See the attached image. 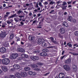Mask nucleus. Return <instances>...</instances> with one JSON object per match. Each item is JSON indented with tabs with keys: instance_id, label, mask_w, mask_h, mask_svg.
<instances>
[{
	"instance_id": "f257e3e1",
	"label": "nucleus",
	"mask_w": 78,
	"mask_h": 78,
	"mask_svg": "<svg viewBox=\"0 0 78 78\" xmlns=\"http://www.w3.org/2000/svg\"><path fill=\"white\" fill-rule=\"evenodd\" d=\"M2 62L3 64H4L5 65H7V64H8L9 63L10 60L9 58H6L2 59Z\"/></svg>"
},
{
	"instance_id": "f03ea898",
	"label": "nucleus",
	"mask_w": 78,
	"mask_h": 78,
	"mask_svg": "<svg viewBox=\"0 0 78 78\" xmlns=\"http://www.w3.org/2000/svg\"><path fill=\"white\" fill-rule=\"evenodd\" d=\"M64 69L66 70V71H70V66L65 65L63 66Z\"/></svg>"
},
{
	"instance_id": "7ed1b4c3",
	"label": "nucleus",
	"mask_w": 78,
	"mask_h": 78,
	"mask_svg": "<svg viewBox=\"0 0 78 78\" xmlns=\"http://www.w3.org/2000/svg\"><path fill=\"white\" fill-rule=\"evenodd\" d=\"M18 54L17 53L13 54L12 55L10 59H16V58L18 57Z\"/></svg>"
},
{
	"instance_id": "20e7f679",
	"label": "nucleus",
	"mask_w": 78,
	"mask_h": 78,
	"mask_svg": "<svg viewBox=\"0 0 78 78\" xmlns=\"http://www.w3.org/2000/svg\"><path fill=\"white\" fill-rule=\"evenodd\" d=\"M30 58L33 61H37L39 59V57L37 56H32L30 57Z\"/></svg>"
},
{
	"instance_id": "39448f33",
	"label": "nucleus",
	"mask_w": 78,
	"mask_h": 78,
	"mask_svg": "<svg viewBox=\"0 0 78 78\" xmlns=\"http://www.w3.org/2000/svg\"><path fill=\"white\" fill-rule=\"evenodd\" d=\"M72 68L73 69V70L74 72H76L77 71V70H78V68H77V66L76 65H73V66Z\"/></svg>"
},
{
	"instance_id": "423d86ee",
	"label": "nucleus",
	"mask_w": 78,
	"mask_h": 78,
	"mask_svg": "<svg viewBox=\"0 0 78 78\" xmlns=\"http://www.w3.org/2000/svg\"><path fill=\"white\" fill-rule=\"evenodd\" d=\"M6 33L5 32H4L2 33H1L0 35L1 37H2L3 38L6 37Z\"/></svg>"
},
{
	"instance_id": "0eeeda50",
	"label": "nucleus",
	"mask_w": 78,
	"mask_h": 78,
	"mask_svg": "<svg viewBox=\"0 0 78 78\" xmlns=\"http://www.w3.org/2000/svg\"><path fill=\"white\" fill-rule=\"evenodd\" d=\"M21 75L23 77H26L27 76V72H22L21 73Z\"/></svg>"
},
{
	"instance_id": "6e6552de",
	"label": "nucleus",
	"mask_w": 78,
	"mask_h": 78,
	"mask_svg": "<svg viewBox=\"0 0 78 78\" xmlns=\"http://www.w3.org/2000/svg\"><path fill=\"white\" fill-rule=\"evenodd\" d=\"M65 74L64 73H61L58 75V76L59 78H63L64 77Z\"/></svg>"
},
{
	"instance_id": "1a4fd4ad",
	"label": "nucleus",
	"mask_w": 78,
	"mask_h": 78,
	"mask_svg": "<svg viewBox=\"0 0 78 78\" xmlns=\"http://www.w3.org/2000/svg\"><path fill=\"white\" fill-rule=\"evenodd\" d=\"M29 39L31 41H34V36H29Z\"/></svg>"
},
{
	"instance_id": "9d476101",
	"label": "nucleus",
	"mask_w": 78,
	"mask_h": 78,
	"mask_svg": "<svg viewBox=\"0 0 78 78\" xmlns=\"http://www.w3.org/2000/svg\"><path fill=\"white\" fill-rule=\"evenodd\" d=\"M6 51V48H5L2 47L0 48V52L1 53H4Z\"/></svg>"
},
{
	"instance_id": "9b49d317",
	"label": "nucleus",
	"mask_w": 78,
	"mask_h": 78,
	"mask_svg": "<svg viewBox=\"0 0 78 78\" xmlns=\"http://www.w3.org/2000/svg\"><path fill=\"white\" fill-rule=\"evenodd\" d=\"M62 25L63 27H66V28L69 27V24L66 22H63Z\"/></svg>"
},
{
	"instance_id": "f8f14e48",
	"label": "nucleus",
	"mask_w": 78,
	"mask_h": 78,
	"mask_svg": "<svg viewBox=\"0 0 78 78\" xmlns=\"http://www.w3.org/2000/svg\"><path fill=\"white\" fill-rule=\"evenodd\" d=\"M15 76H16V77H17V78H20L21 77H22L21 74H20L19 73H16L15 74Z\"/></svg>"
},
{
	"instance_id": "ddd939ff",
	"label": "nucleus",
	"mask_w": 78,
	"mask_h": 78,
	"mask_svg": "<svg viewBox=\"0 0 78 78\" xmlns=\"http://www.w3.org/2000/svg\"><path fill=\"white\" fill-rule=\"evenodd\" d=\"M43 39H39L37 41V43L38 44H41L43 42Z\"/></svg>"
},
{
	"instance_id": "4468645a",
	"label": "nucleus",
	"mask_w": 78,
	"mask_h": 78,
	"mask_svg": "<svg viewBox=\"0 0 78 78\" xmlns=\"http://www.w3.org/2000/svg\"><path fill=\"white\" fill-rule=\"evenodd\" d=\"M71 62V59H70V58H69L65 61V63L66 64H69Z\"/></svg>"
},
{
	"instance_id": "2eb2a0df",
	"label": "nucleus",
	"mask_w": 78,
	"mask_h": 78,
	"mask_svg": "<svg viewBox=\"0 0 78 78\" xmlns=\"http://www.w3.org/2000/svg\"><path fill=\"white\" fill-rule=\"evenodd\" d=\"M13 67V68L15 69H16V70H18V69H20V66L17 65H14Z\"/></svg>"
},
{
	"instance_id": "dca6fc26",
	"label": "nucleus",
	"mask_w": 78,
	"mask_h": 78,
	"mask_svg": "<svg viewBox=\"0 0 78 78\" xmlns=\"http://www.w3.org/2000/svg\"><path fill=\"white\" fill-rule=\"evenodd\" d=\"M65 31V29H64V28H61L60 29V32L61 34H64Z\"/></svg>"
},
{
	"instance_id": "f3484780",
	"label": "nucleus",
	"mask_w": 78,
	"mask_h": 78,
	"mask_svg": "<svg viewBox=\"0 0 78 78\" xmlns=\"http://www.w3.org/2000/svg\"><path fill=\"white\" fill-rule=\"evenodd\" d=\"M47 54L46 53L41 52L40 53V55L41 56H43V57H44V56H46L47 55Z\"/></svg>"
},
{
	"instance_id": "a211bd4d",
	"label": "nucleus",
	"mask_w": 78,
	"mask_h": 78,
	"mask_svg": "<svg viewBox=\"0 0 78 78\" xmlns=\"http://www.w3.org/2000/svg\"><path fill=\"white\" fill-rule=\"evenodd\" d=\"M17 15L16 14H15L9 16V19H11V18H13L14 17H17Z\"/></svg>"
},
{
	"instance_id": "6ab92c4d",
	"label": "nucleus",
	"mask_w": 78,
	"mask_h": 78,
	"mask_svg": "<svg viewBox=\"0 0 78 78\" xmlns=\"http://www.w3.org/2000/svg\"><path fill=\"white\" fill-rule=\"evenodd\" d=\"M18 51L19 52H21V53H23L25 51V50L22 48H18Z\"/></svg>"
},
{
	"instance_id": "aec40b11",
	"label": "nucleus",
	"mask_w": 78,
	"mask_h": 78,
	"mask_svg": "<svg viewBox=\"0 0 78 78\" xmlns=\"http://www.w3.org/2000/svg\"><path fill=\"white\" fill-rule=\"evenodd\" d=\"M14 20L15 21V22H19V21H21L22 20L21 19H19V18H14Z\"/></svg>"
},
{
	"instance_id": "412c9836",
	"label": "nucleus",
	"mask_w": 78,
	"mask_h": 78,
	"mask_svg": "<svg viewBox=\"0 0 78 78\" xmlns=\"http://www.w3.org/2000/svg\"><path fill=\"white\" fill-rule=\"evenodd\" d=\"M2 69L4 72H6L8 70V68L6 66H2Z\"/></svg>"
},
{
	"instance_id": "4be33fe9",
	"label": "nucleus",
	"mask_w": 78,
	"mask_h": 78,
	"mask_svg": "<svg viewBox=\"0 0 78 78\" xmlns=\"http://www.w3.org/2000/svg\"><path fill=\"white\" fill-rule=\"evenodd\" d=\"M72 18H73L72 16H69L68 18V21H69L70 22H72L73 19H72Z\"/></svg>"
},
{
	"instance_id": "5701e85b",
	"label": "nucleus",
	"mask_w": 78,
	"mask_h": 78,
	"mask_svg": "<svg viewBox=\"0 0 78 78\" xmlns=\"http://www.w3.org/2000/svg\"><path fill=\"white\" fill-rule=\"evenodd\" d=\"M42 45L43 47H46L47 46V43L43 42H42Z\"/></svg>"
},
{
	"instance_id": "b1692460",
	"label": "nucleus",
	"mask_w": 78,
	"mask_h": 78,
	"mask_svg": "<svg viewBox=\"0 0 78 78\" xmlns=\"http://www.w3.org/2000/svg\"><path fill=\"white\" fill-rule=\"evenodd\" d=\"M24 70L25 71H28V70H30V68L28 67H26L24 68Z\"/></svg>"
},
{
	"instance_id": "393cba45",
	"label": "nucleus",
	"mask_w": 78,
	"mask_h": 78,
	"mask_svg": "<svg viewBox=\"0 0 78 78\" xmlns=\"http://www.w3.org/2000/svg\"><path fill=\"white\" fill-rule=\"evenodd\" d=\"M42 51L43 52H48V51H49L46 48L42 50Z\"/></svg>"
},
{
	"instance_id": "a878e982",
	"label": "nucleus",
	"mask_w": 78,
	"mask_h": 78,
	"mask_svg": "<svg viewBox=\"0 0 78 78\" xmlns=\"http://www.w3.org/2000/svg\"><path fill=\"white\" fill-rule=\"evenodd\" d=\"M28 73L29 75H32V74H33V72H32L31 71H29L28 72Z\"/></svg>"
},
{
	"instance_id": "bb28decb",
	"label": "nucleus",
	"mask_w": 78,
	"mask_h": 78,
	"mask_svg": "<svg viewBox=\"0 0 78 78\" xmlns=\"http://www.w3.org/2000/svg\"><path fill=\"white\" fill-rule=\"evenodd\" d=\"M14 38V34H11L10 36V39H12V38Z\"/></svg>"
},
{
	"instance_id": "cd10ccee",
	"label": "nucleus",
	"mask_w": 78,
	"mask_h": 78,
	"mask_svg": "<svg viewBox=\"0 0 78 78\" xmlns=\"http://www.w3.org/2000/svg\"><path fill=\"white\" fill-rule=\"evenodd\" d=\"M9 78H16V77L14 75H10Z\"/></svg>"
},
{
	"instance_id": "c85d7f7f",
	"label": "nucleus",
	"mask_w": 78,
	"mask_h": 78,
	"mask_svg": "<svg viewBox=\"0 0 78 78\" xmlns=\"http://www.w3.org/2000/svg\"><path fill=\"white\" fill-rule=\"evenodd\" d=\"M74 35L76 36H78V31H75L74 33Z\"/></svg>"
},
{
	"instance_id": "c756f323",
	"label": "nucleus",
	"mask_w": 78,
	"mask_h": 78,
	"mask_svg": "<svg viewBox=\"0 0 78 78\" xmlns=\"http://www.w3.org/2000/svg\"><path fill=\"white\" fill-rule=\"evenodd\" d=\"M71 22H72L73 23H76V20L75 19H73L72 20Z\"/></svg>"
},
{
	"instance_id": "7c9ffc66",
	"label": "nucleus",
	"mask_w": 78,
	"mask_h": 78,
	"mask_svg": "<svg viewBox=\"0 0 78 78\" xmlns=\"http://www.w3.org/2000/svg\"><path fill=\"white\" fill-rule=\"evenodd\" d=\"M37 64L38 66H42L43 65V63L41 62H38Z\"/></svg>"
},
{
	"instance_id": "2f4dec72",
	"label": "nucleus",
	"mask_w": 78,
	"mask_h": 78,
	"mask_svg": "<svg viewBox=\"0 0 78 78\" xmlns=\"http://www.w3.org/2000/svg\"><path fill=\"white\" fill-rule=\"evenodd\" d=\"M17 14H20L22 13V11H21V10H19L17 12Z\"/></svg>"
},
{
	"instance_id": "473e14b6",
	"label": "nucleus",
	"mask_w": 78,
	"mask_h": 78,
	"mask_svg": "<svg viewBox=\"0 0 78 78\" xmlns=\"http://www.w3.org/2000/svg\"><path fill=\"white\" fill-rule=\"evenodd\" d=\"M58 37H59L60 38H63V36L61 35L60 34H58Z\"/></svg>"
},
{
	"instance_id": "72a5a7b5",
	"label": "nucleus",
	"mask_w": 78,
	"mask_h": 78,
	"mask_svg": "<svg viewBox=\"0 0 78 78\" xmlns=\"http://www.w3.org/2000/svg\"><path fill=\"white\" fill-rule=\"evenodd\" d=\"M61 8H62V10L65 11L66 9V8L64 6L61 7Z\"/></svg>"
},
{
	"instance_id": "f704fd0d",
	"label": "nucleus",
	"mask_w": 78,
	"mask_h": 78,
	"mask_svg": "<svg viewBox=\"0 0 78 78\" xmlns=\"http://www.w3.org/2000/svg\"><path fill=\"white\" fill-rule=\"evenodd\" d=\"M43 4L44 5H47L48 4V2H44L43 3Z\"/></svg>"
},
{
	"instance_id": "c9c22d12",
	"label": "nucleus",
	"mask_w": 78,
	"mask_h": 78,
	"mask_svg": "<svg viewBox=\"0 0 78 78\" xmlns=\"http://www.w3.org/2000/svg\"><path fill=\"white\" fill-rule=\"evenodd\" d=\"M36 75L35 72H32V74L31 76H35Z\"/></svg>"
},
{
	"instance_id": "e433bc0d",
	"label": "nucleus",
	"mask_w": 78,
	"mask_h": 78,
	"mask_svg": "<svg viewBox=\"0 0 78 78\" xmlns=\"http://www.w3.org/2000/svg\"><path fill=\"white\" fill-rule=\"evenodd\" d=\"M41 69L38 68H35V70H36L37 71H40Z\"/></svg>"
},
{
	"instance_id": "4c0bfd02",
	"label": "nucleus",
	"mask_w": 78,
	"mask_h": 78,
	"mask_svg": "<svg viewBox=\"0 0 78 78\" xmlns=\"http://www.w3.org/2000/svg\"><path fill=\"white\" fill-rule=\"evenodd\" d=\"M28 55L25 54L24 56V58H28Z\"/></svg>"
},
{
	"instance_id": "58836bf2",
	"label": "nucleus",
	"mask_w": 78,
	"mask_h": 78,
	"mask_svg": "<svg viewBox=\"0 0 78 78\" xmlns=\"http://www.w3.org/2000/svg\"><path fill=\"white\" fill-rule=\"evenodd\" d=\"M55 12V10H51V12H49V14H51V13L53 12Z\"/></svg>"
},
{
	"instance_id": "ea45409f",
	"label": "nucleus",
	"mask_w": 78,
	"mask_h": 78,
	"mask_svg": "<svg viewBox=\"0 0 78 78\" xmlns=\"http://www.w3.org/2000/svg\"><path fill=\"white\" fill-rule=\"evenodd\" d=\"M67 4V3L66 2H64L63 4L62 5V6H65Z\"/></svg>"
},
{
	"instance_id": "a19ab883",
	"label": "nucleus",
	"mask_w": 78,
	"mask_h": 78,
	"mask_svg": "<svg viewBox=\"0 0 78 78\" xmlns=\"http://www.w3.org/2000/svg\"><path fill=\"white\" fill-rule=\"evenodd\" d=\"M43 20H44V19H42L41 20L40 22L39 23V25H41V23H42V22H43Z\"/></svg>"
},
{
	"instance_id": "79ce46f5",
	"label": "nucleus",
	"mask_w": 78,
	"mask_h": 78,
	"mask_svg": "<svg viewBox=\"0 0 78 78\" xmlns=\"http://www.w3.org/2000/svg\"><path fill=\"white\" fill-rule=\"evenodd\" d=\"M20 41V38L19 37L17 38V39L16 40L17 42H19V41Z\"/></svg>"
},
{
	"instance_id": "37998d69",
	"label": "nucleus",
	"mask_w": 78,
	"mask_h": 78,
	"mask_svg": "<svg viewBox=\"0 0 78 78\" xmlns=\"http://www.w3.org/2000/svg\"><path fill=\"white\" fill-rule=\"evenodd\" d=\"M50 39H51V41H53V40H54V38H53V37H51L50 38Z\"/></svg>"
},
{
	"instance_id": "c03bdc74",
	"label": "nucleus",
	"mask_w": 78,
	"mask_h": 78,
	"mask_svg": "<svg viewBox=\"0 0 78 78\" xmlns=\"http://www.w3.org/2000/svg\"><path fill=\"white\" fill-rule=\"evenodd\" d=\"M49 74H50V73H47L45 74L44 75V76H47V75H49Z\"/></svg>"
},
{
	"instance_id": "a18cd8bd",
	"label": "nucleus",
	"mask_w": 78,
	"mask_h": 78,
	"mask_svg": "<svg viewBox=\"0 0 78 78\" xmlns=\"http://www.w3.org/2000/svg\"><path fill=\"white\" fill-rule=\"evenodd\" d=\"M54 3H55V2H53V1H51L49 3V4L51 5V4H52V5H53Z\"/></svg>"
},
{
	"instance_id": "49530a36",
	"label": "nucleus",
	"mask_w": 78,
	"mask_h": 78,
	"mask_svg": "<svg viewBox=\"0 0 78 78\" xmlns=\"http://www.w3.org/2000/svg\"><path fill=\"white\" fill-rule=\"evenodd\" d=\"M37 66L36 65H33L32 66V67L34 68H36V67H37Z\"/></svg>"
},
{
	"instance_id": "de8ad7c7",
	"label": "nucleus",
	"mask_w": 78,
	"mask_h": 78,
	"mask_svg": "<svg viewBox=\"0 0 78 78\" xmlns=\"http://www.w3.org/2000/svg\"><path fill=\"white\" fill-rule=\"evenodd\" d=\"M73 55H74L75 56H76L78 55V53H74L73 54Z\"/></svg>"
},
{
	"instance_id": "09e8293b",
	"label": "nucleus",
	"mask_w": 78,
	"mask_h": 78,
	"mask_svg": "<svg viewBox=\"0 0 78 78\" xmlns=\"http://www.w3.org/2000/svg\"><path fill=\"white\" fill-rule=\"evenodd\" d=\"M8 17V15H6L4 16V18H5V19H6V18L7 17Z\"/></svg>"
},
{
	"instance_id": "8fccbe9b",
	"label": "nucleus",
	"mask_w": 78,
	"mask_h": 78,
	"mask_svg": "<svg viewBox=\"0 0 78 78\" xmlns=\"http://www.w3.org/2000/svg\"><path fill=\"white\" fill-rule=\"evenodd\" d=\"M65 56H66V55L63 56L62 57H60V59H62Z\"/></svg>"
},
{
	"instance_id": "3c124183",
	"label": "nucleus",
	"mask_w": 78,
	"mask_h": 78,
	"mask_svg": "<svg viewBox=\"0 0 78 78\" xmlns=\"http://www.w3.org/2000/svg\"><path fill=\"white\" fill-rule=\"evenodd\" d=\"M52 42H53V43H54V44H56V41H55L53 40L52 41Z\"/></svg>"
},
{
	"instance_id": "603ef678",
	"label": "nucleus",
	"mask_w": 78,
	"mask_h": 78,
	"mask_svg": "<svg viewBox=\"0 0 78 78\" xmlns=\"http://www.w3.org/2000/svg\"><path fill=\"white\" fill-rule=\"evenodd\" d=\"M24 55H25V54H22L21 55V56H22V58H24Z\"/></svg>"
},
{
	"instance_id": "864d4df0",
	"label": "nucleus",
	"mask_w": 78,
	"mask_h": 78,
	"mask_svg": "<svg viewBox=\"0 0 78 78\" xmlns=\"http://www.w3.org/2000/svg\"><path fill=\"white\" fill-rule=\"evenodd\" d=\"M18 61L20 60H22V58L21 57H19L18 58Z\"/></svg>"
},
{
	"instance_id": "5fc2aeb1",
	"label": "nucleus",
	"mask_w": 78,
	"mask_h": 78,
	"mask_svg": "<svg viewBox=\"0 0 78 78\" xmlns=\"http://www.w3.org/2000/svg\"><path fill=\"white\" fill-rule=\"evenodd\" d=\"M2 58H6V55H2Z\"/></svg>"
},
{
	"instance_id": "6e6d98bb",
	"label": "nucleus",
	"mask_w": 78,
	"mask_h": 78,
	"mask_svg": "<svg viewBox=\"0 0 78 78\" xmlns=\"http://www.w3.org/2000/svg\"><path fill=\"white\" fill-rule=\"evenodd\" d=\"M7 23L8 24H10V23H11V21H8L7 22Z\"/></svg>"
},
{
	"instance_id": "4d7b16f0",
	"label": "nucleus",
	"mask_w": 78,
	"mask_h": 78,
	"mask_svg": "<svg viewBox=\"0 0 78 78\" xmlns=\"http://www.w3.org/2000/svg\"><path fill=\"white\" fill-rule=\"evenodd\" d=\"M15 42H14V41H13L12 42L10 43L11 45H13V44H14Z\"/></svg>"
},
{
	"instance_id": "13d9d810",
	"label": "nucleus",
	"mask_w": 78,
	"mask_h": 78,
	"mask_svg": "<svg viewBox=\"0 0 78 78\" xmlns=\"http://www.w3.org/2000/svg\"><path fill=\"white\" fill-rule=\"evenodd\" d=\"M67 3L68 5H69L70 4H71L72 2H70V1H69V2H67Z\"/></svg>"
},
{
	"instance_id": "bf43d9fd",
	"label": "nucleus",
	"mask_w": 78,
	"mask_h": 78,
	"mask_svg": "<svg viewBox=\"0 0 78 78\" xmlns=\"http://www.w3.org/2000/svg\"><path fill=\"white\" fill-rule=\"evenodd\" d=\"M72 44H69V47H72Z\"/></svg>"
},
{
	"instance_id": "052dcab7",
	"label": "nucleus",
	"mask_w": 78,
	"mask_h": 78,
	"mask_svg": "<svg viewBox=\"0 0 78 78\" xmlns=\"http://www.w3.org/2000/svg\"><path fill=\"white\" fill-rule=\"evenodd\" d=\"M34 53H39V52L37 51H34Z\"/></svg>"
},
{
	"instance_id": "680f3d73",
	"label": "nucleus",
	"mask_w": 78,
	"mask_h": 78,
	"mask_svg": "<svg viewBox=\"0 0 78 78\" xmlns=\"http://www.w3.org/2000/svg\"><path fill=\"white\" fill-rule=\"evenodd\" d=\"M32 13L30 12L29 14V16H32Z\"/></svg>"
},
{
	"instance_id": "e2e57ef3",
	"label": "nucleus",
	"mask_w": 78,
	"mask_h": 78,
	"mask_svg": "<svg viewBox=\"0 0 78 78\" xmlns=\"http://www.w3.org/2000/svg\"><path fill=\"white\" fill-rule=\"evenodd\" d=\"M42 18V16H41V17H40L38 18V19L39 20H40V19H41Z\"/></svg>"
},
{
	"instance_id": "0e129e2a",
	"label": "nucleus",
	"mask_w": 78,
	"mask_h": 78,
	"mask_svg": "<svg viewBox=\"0 0 78 78\" xmlns=\"http://www.w3.org/2000/svg\"><path fill=\"white\" fill-rule=\"evenodd\" d=\"M38 5L39 6H41V5H42V3L41 2H40L39 3Z\"/></svg>"
},
{
	"instance_id": "69168bd1",
	"label": "nucleus",
	"mask_w": 78,
	"mask_h": 78,
	"mask_svg": "<svg viewBox=\"0 0 78 78\" xmlns=\"http://www.w3.org/2000/svg\"><path fill=\"white\" fill-rule=\"evenodd\" d=\"M65 51H62V55H64V53Z\"/></svg>"
},
{
	"instance_id": "338daca9",
	"label": "nucleus",
	"mask_w": 78,
	"mask_h": 78,
	"mask_svg": "<svg viewBox=\"0 0 78 78\" xmlns=\"http://www.w3.org/2000/svg\"><path fill=\"white\" fill-rule=\"evenodd\" d=\"M9 14H10V12H6V14L7 15H9Z\"/></svg>"
},
{
	"instance_id": "774afa93",
	"label": "nucleus",
	"mask_w": 78,
	"mask_h": 78,
	"mask_svg": "<svg viewBox=\"0 0 78 78\" xmlns=\"http://www.w3.org/2000/svg\"><path fill=\"white\" fill-rule=\"evenodd\" d=\"M64 14L65 15H67V13L66 12H65L64 13Z\"/></svg>"
}]
</instances>
